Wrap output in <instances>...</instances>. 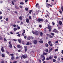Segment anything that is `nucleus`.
<instances>
[{"instance_id":"obj_1","label":"nucleus","mask_w":63,"mask_h":63,"mask_svg":"<svg viewBox=\"0 0 63 63\" xmlns=\"http://www.w3.org/2000/svg\"><path fill=\"white\" fill-rule=\"evenodd\" d=\"M32 33H33V34H35L36 35H38L39 34L38 31H35V32L34 31L32 32Z\"/></svg>"},{"instance_id":"obj_2","label":"nucleus","mask_w":63,"mask_h":63,"mask_svg":"<svg viewBox=\"0 0 63 63\" xmlns=\"http://www.w3.org/2000/svg\"><path fill=\"white\" fill-rule=\"evenodd\" d=\"M48 29H49V32L51 30V27L50 26H48L47 27Z\"/></svg>"},{"instance_id":"obj_3","label":"nucleus","mask_w":63,"mask_h":63,"mask_svg":"<svg viewBox=\"0 0 63 63\" xmlns=\"http://www.w3.org/2000/svg\"><path fill=\"white\" fill-rule=\"evenodd\" d=\"M1 51L2 52H4V47H3L2 46L1 47Z\"/></svg>"},{"instance_id":"obj_4","label":"nucleus","mask_w":63,"mask_h":63,"mask_svg":"<svg viewBox=\"0 0 63 63\" xmlns=\"http://www.w3.org/2000/svg\"><path fill=\"white\" fill-rule=\"evenodd\" d=\"M48 6H49V7H52V6L49 4L47 3L46 6L47 7V8H48Z\"/></svg>"},{"instance_id":"obj_5","label":"nucleus","mask_w":63,"mask_h":63,"mask_svg":"<svg viewBox=\"0 0 63 63\" xmlns=\"http://www.w3.org/2000/svg\"><path fill=\"white\" fill-rule=\"evenodd\" d=\"M17 47L18 48H22V47L20 46V45H17Z\"/></svg>"},{"instance_id":"obj_6","label":"nucleus","mask_w":63,"mask_h":63,"mask_svg":"<svg viewBox=\"0 0 63 63\" xmlns=\"http://www.w3.org/2000/svg\"><path fill=\"white\" fill-rule=\"evenodd\" d=\"M53 32H55V33H57V30L56 29H54L53 31Z\"/></svg>"},{"instance_id":"obj_7","label":"nucleus","mask_w":63,"mask_h":63,"mask_svg":"<svg viewBox=\"0 0 63 63\" xmlns=\"http://www.w3.org/2000/svg\"><path fill=\"white\" fill-rule=\"evenodd\" d=\"M25 49V52L27 51V47L26 46H24Z\"/></svg>"},{"instance_id":"obj_8","label":"nucleus","mask_w":63,"mask_h":63,"mask_svg":"<svg viewBox=\"0 0 63 63\" xmlns=\"http://www.w3.org/2000/svg\"><path fill=\"white\" fill-rule=\"evenodd\" d=\"M26 22L27 23H29V20L28 18H27L26 20Z\"/></svg>"},{"instance_id":"obj_9","label":"nucleus","mask_w":63,"mask_h":63,"mask_svg":"<svg viewBox=\"0 0 63 63\" xmlns=\"http://www.w3.org/2000/svg\"><path fill=\"white\" fill-rule=\"evenodd\" d=\"M5 56V54H1V56L2 57H4Z\"/></svg>"},{"instance_id":"obj_10","label":"nucleus","mask_w":63,"mask_h":63,"mask_svg":"<svg viewBox=\"0 0 63 63\" xmlns=\"http://www.w3.org/2000/svg\"><path fill=\"white\" fill-rule=\"evenodd\" d=\"M39 43H40L41 44H42L43 42V40H40L39 41Z\"/></svg>"},{"instance_id":"obj_11","label":"nucleus","mask_w":63,"mask_h":63,"mask_svg":"<svg viewBox=\"0 0 63 63\" xmlns=\"http://www.w3.org/2000/svg\"><path fill=\"white\" fill-rule=\"evenodd\" d=\"M59 23L60 25H62V22H61V21H60Z\"/></svg>"},{"instance_id":"obj_12","label":"nucleus","mask_w":63,"mask_h":63,"mask_svg":"<svg viewBox=\"0 0 63 63\" xmlns=\"http://www.w3.org/2000/svg\"><path fill=\"white\" fill-rule=\"evenodd\" d=\"M22 57L24 59H25V58H26V56L24 55H22Z\"/></svg>"},{"instance_id":"obj_13","label":"nucleus","mask_w":63,"mask_h":63,"mask_svg":"<svg viewBox=\"0 0 63 63\" xmlns=\"http://www.w3.org/2000/svg\"><path fill=\"white\" fill-rule=\"evenodd\" d=\"M34 44H36L37 43V40H34Z\"/></svg>"},{"instance_id":"obj_14","label":"nucleus","mask_w":63,"mask_h":63,"mask_svg":"<svg viewBox=\"0 0 63 63\" xmlns=\"http://www.w3.org/2000/svg\"><path fill=\"white\" fill-rule=\"evenodd\" d=\"M15 59V57L14 56L11 57V59L12 60H14Z\"/></svg>"},{"instance_id":"obj_15","label":"nucleus","mask_w":63,"mask_h":63,"mask_svg":"<svg viewBox=\"0 0 63 63\" xmlns=\"http://www.w3.org/2000/svg\"><path fill=\"white\" fill-rule=\"evenodd\" d=\"M19 18L20 20H22V17H21V16H20L19 17Z\"/></svg>"},{"instance_id":"obj_16","label":"nucleus","mask_w":63,"mask_h":63,"mask_svg":"<svg viewBox=\"0 0 63 63\" xmlns=\"http://www.w3.org/2000/svg\"><path fill=\"white\" fill-rule=\"evenodd\" d=\"M25 10L27 12H28V8H25Z\"/></svg>"},{"instance_id":"obj_17","label":"nucleus","mask_w":63,"mask_h":63,"mask_svg":"<svg viewBox=\"0 0 63 63\" xmlns=\"http://www.w3.org/2000/svg\"><path fill=\"white\" fill-rule=\"evenodd\" d=\"M9 47H12V44H10V45L9 46Z\"/></svg>"},{"instance_id":"obj_18","label":"nucleus","mask_w":63,"mask_h":63,"mask_svg":"<svg viewBox=\"0 0 63 63\" xmlns=\"http://www.w3.org/2000/svg\"><path fill=\"white\" fill-rule=\"evenodd\" d=\"M18 41L19 42V43L20 44H21V40H20V39H18Z\"/></svg>"},{"instance_id":"obj_19","label":"nucleus","mask_w":63,"mask_h":63,"mask_svg":"<svg viewBox=\"0 0 63 63\" xmlns=\"http://www.w3.org/2000/svg\"><path fill=\"white\" fill-rule=\"evenodd\" d=\"M53 62H56V60L55 59H54L53 60Z\"/></svg>"},{"instance_id":"obj_20","label":"nucleus","mask_w":63,"mask_h":63,"mask_svg":"<svg viewBox=\"0 0 63 63\" xmlns=\"http://www.w3.org/2000/svg\"><path fill=\"white\" fill-rule=\"evenodd\" d=\"M14 31H16V30H17V28H14Z\"/></svg>"},{"instance_id":"obj_21","label":"nucleus","mask_w":63,"mask_h":63,"mask_svg":"<svg viewBox=\"0 0 63 63\" xmlns=\"http://www.w3.org/2000/svg\"><path fill=\"white\" fill-rule=\"evenodd\" d=\"M43 55H47V53H45V52H44L43 53Z\"/></svg>"},{"instance_id":"obj_22","label":"nucleus","mask_w":63,"mask_h":63,"mask_svg":"<svg viewBox=\"0 0 63 63\" xmlns=\"http://www.w3.org/2000/svg\"><path fill=\"white\" fill-rule=\"evenodd\" d=\"M45 45L47 47H48V45L47 43Z\"/></svg>"},{"instance_id":"obj_23","label":"nucleus","mask_w":63,"mask_h":63,"mask_svg":"<svg viewBox=\"0 0 63 63\" xmlns=\"http://www.w3.org/2000/svg\"><path fill=\"white\" fill-rule=\"evenodd\" d=\"M31 39V38H30V37H29L28 38V40H30Z\"/></svg>"},{"instance_id":"obj_24","label":"nucleus","mask_w":63,"mask_h":63,"mask_svg":"<svg viewBox=\"0 0 63 63\" xmlns=\"http://www.w3.org/2000/svg\"><path fill=\"white\" fill-rule=\"evenodd\" d=\"M40 36H43V33L41 32L40 33Z\"/></svg>"},{"instance_id":"obj_25","label":"nucleus","mask_w":63,"mask_h":63,"mask_svg":"<svg viewBox=\"0 0 63 63\" xmlns=\"http://www.w3.org/2000/svg\"><path fill=\"white\" fill-rule=\"evenodd\" d=\"M37 21H38V22H40V18H38L37 20Z\"/></svg>"},{"instance_id":"obj_26","label":"nucleus","mask_w":63,"mask_h":63,"mask_svg":"<svg viewBox=\"0 0 63 63\" xmlns=\"http://www.w3.org/2000/svg\"><path fill=\"white\" fill-rule=\"evenodd\" d=\"M20 5H23V4H24V3L23 2H21L20 3Z\"/></svg>"},{"instance_id":"obj_27","label":"nucleus","mask_w":63,"mask_h":63,"mask_svg":"<svg viewBox=\"0 0 63 63\" xmlns=\"http://www.w3.org/2000/svg\"><path fill=\"white\" fill-rule=\"evenodd\" d=\"M46 52H47L48 51V49H46Z\"/></svg>"},{"instance_id":"obj_28","label":"nucleus","mask_w":63,"mask_h":63,"mask_svg":"<svg viewBox=\"0 0 63 63\" xmlns=\"http://www.w3.org/2000/svg\"><path fill=\"white\" fill-rule=\"evenodd\" d=\"M24 39H26L27 38V36H25L24 37Z\"/></svg>"},{"instance_id":"obj_29","label":"nucleus","mask_w":63,"mask_h":63,"mask_svg":"<svg viewBox=\"0 0 63 63\" xmlns=\"http://www.w3.org/2000/svg\"><path fill=\"white\" fill-rule=\"evenodd\" d=\"M40 21H42V22H43V21H44V20H43V19H40Z\"/></svg>"},{"instance_id":"obj_30","label":"nucleus","mask_w":63,"mask_h":63,"mask_svg":"<svg viewBox=\"0 0 63 63\" xmlns=\"http://www.w3.org/2000/svg\"><path fill=\"white\" fill-rule=\"evenodd\" d=\"M23 33H25V30H23Z\"/></svg>"},{"instance_id":"obj_31","label":"nucleus","mask_w":63,"mask_h":63,"mask_svg":"<svg viewBox=\"0 0 63 63\" xmlns=\"http://www.w3.org/2000/svg\"><path fill=\"white\" fill-rule=\"evenodd\" d=\"M4 40L5 42H6L7 41V39H6L5 38H4Z\"/></svg>"},{"instance_id":"obj_32","label":"nucleus","mask_w":63,"mask_h":63,"mask_svg":"<svg viewBox=\"0 0 63 63\" xmlns=\"http://www.w3.org/2000/svg\"><path fill=\"white\" fill-rule=\"evenodd\" d=\"M52 24H53V25H55V23H54V22H52Z\"/></svg>"},{"instance_id":"obj_33","label":"nucleus","mask_w":63,"mask_h":63,"mask_svg":"<svg viewBox=\"0 0 63 63\" xmlns=\"http://www.w3.org/2000/svg\"><path fill=\"white\" fill-rule=\"evenodd\" d=\"M20 8H23V7L22 6H21V5H20V6H19Z\"/></svg>"},{"instance_id":"obj_34","label":"nucleus","mask_w":63,"mask_h":63,"mask_svg":"<svg viewBox=\"0 0 63 63\" xmlns=\"http://www.w3.org/2000/svg\"><path fill=\"white\" fill-rule=\"evenodd\" d=\"M39 5V3H37L36 5H35V6L36 7H37V6H38V5Z\"/></svg>"},{"instance_id":"obj_35","label":"nucleus","mask_w":63,"mask_h":63,"mask_svg":"<svg viewBox=\"0 0 63 63\" xmlns=\"http://www.w3.org/2000/svg\"><path fill=\"white\" fill-rule=\"evenodd\" d=\"M51 41H49L48 42V43L49 44H51Z\"/></svg>"},{"instance_id":"obj_36","label":"nucleus","mask_w":63,"mask_h":63,"mask_svg":"<svg viewBox=\"0 0 63 63\" xmlns=\"http://www.w3.org/2000/svg\"><path fill=\"white\" fill-rule=\"evenodd\" d=\"M49 59H52V57L51 56H50L49 57Z\"/></svg>"},{"instance_id":"obj_37","label":"nucleus","mask_w":63,"mask_h":63,"mask_svg":"<svg viewBox=\"0 0 63 63\" xmlns=\"http://www.w3.org/2000/svg\"><path fill=\"white\" fill-rule=\"evenodd\" d=\"M16 61H15L13 62V63H16Z\"/></svg>"},{"instance_id":"obj_38","label":"nucleus","mask_w":63,"mask_h":63,"mask_svg":"<svg viewBox=\"0 0 63 63\" xmlns=\"http://www.w3.org/2000/svg\"><path fill=\"white\" fill-rule=\"evenodd\" d=\"M17 36H18V37H20V34H18L17 35Z\"/></svg>"},{"instance_id":"obj_39","label":"nucleus","mask_w":63,"mask_h":63,"mask_svg":"<svg viewBox=\"0 0 63 63\" xmlns=\"http://www.w3.org/2000/svg\"><path fill=\"white\" fill-rule=\"evenodd\" d=\"M32 12V10H30V12H29V14H31V13Z\"/></svg>"},{"instance_id":"obj_40","label":"nucleus","mask_w":63,"mask_h":63,"mask_svg":"<svg viewBox=\"0 0 63 63\" xmlns=\"http://www.w3.org/2000/svg\"><path fill=\"white\" fill-rule=\"evenodd\" d=\"M30 44V43H29V42H27V43L26 45H29Z\"/></svg>"},{"instance_id":"obj_41","label":"nucleus","mask_w":63,"mask_h":63,"mask_svg":"<svg viewBox=\"0 0 63 63\" xmlns=\"http://www.w3.org/2000/svg\"><path fill=\"white\" fill-rule=\"evenodd\" d=\"M51 34L52 35H53V36H54V34L52 33H51Z\"/></svg>"},{"instance_id":"obj_42","label":"nucleus","mask_w":63,"mask_h":63,"mask_svg":"<svg viewBox=\"0 0 63 63\" xmlns=\"http://www.w3.org/2000/svg\"><path fill=\"white\" fill-rule=\"evenodd\" d=\"M11 2L12 3L13 5H14V2L13 1H11Z\"/></svg>"},{"instance_id":"obj_43","label":"nucleus","mask_w":63,"mask_h":63,"mask_svg":"<svg viewBox=\"0 0 63 63\" xmlns=\"http://www.w3.org/2000/svg\"><path fill=\"white\" fill-rule=\"evenodd\" d=\"M2 19V16H0V19Z\"/></svg>"},{"instance_id":"obj_44","label":"nucleus","mask_w":63,"mask_h":63,"mask_svg":"<svg viewBox=\"0 0 63 63\" xmlns=\"http://www.w3.org/2000/svg\"><path fill=\"white\" fill-rule=\"evenodd\" d=\"M59 12H60V14H62V11H61V10Z\"/></svg>"},{"instance_id":"obj_45","label":"nucleus","mask_w":63,"mask_h":63,"mask_svg":"<svg viewBox=\"0 0 63 63\" xmlns=\"http://www.w3.org/2000/svg\"><path fill=\"white\" fill-rule=\"evenodd\" d=\"M41 57L42 58H43V57H44V56L43 55H42Z\"/></svg>"},{"instance_id":"obj_46","label":"nucleus","mask_w":63,"mask_h":63,"mask_svg":"<svg viewBox=\"0 0 63 63\" xmlns=\"http://www.w3.org/2000/svg\"><path fill=\"white\" fill-rule=\"evenodd\" d=\"M13 26H14V27H16V25H13Z\"/></svg>"},{"instance_id":"obj_47","label":"nucleus","mask_w":63,"mask_h":63,"mask_svg":"<svg viewBox=\"0 0 63 63\" xmlns=\"http://www.w3.org/2000/svg\"><path fill=\"white\" fill-rule=\"evenodd\" d=\"M61 9L63 11V7H61Z\"/></svg>"},{"instance_id":"obj_48","label":"nucleus","mask_w":63,"mask_h":63,"mask_svg":"<svg viewBox=\"0 0 63 63\" xmlns=\"http://www.w3.org/2000/svg\"><path fill=\"white\" fill-rule=\"evenodd\" d=\"M11 56H14V55L13 54H10Z\"/></svg>"},{"instance_id":"obj_49","label":"nucleus","mask_w":63,"mask_h":63,"mask_svg":"<svg viewBox=\"0 0 63 63\" xmlns=\"http://www.w3.org/2000/svg\"><path fill=\"white\" fill-rule=\"evenodd\" d=\"M14 13H15V14H17L18 13H17V11H15L14 12Z\"/></svg>"},{"instance_id":"obj_50","label":"nucleus","mask_w":63,"mask_h":63,"mask_svg":"<svg viewBox=\"0 0 63 63\" xmlns=\"http://www.w3.org/2000/svg\"><path fill=\"white\" fill-rule=\"evenodd\" d=\"M49 45H50V46H52V44H49Z\"/></svg>"},{"instance_id":"obj_51","label":"nucleus","mask_w":63,"mask_h":63,"mask_svg":"<svg viewBox=\"0 0 63 63\" xmlns=\"http://www.w3.org/2000/svg\"><path fill=\"white\" fill-rule=\"evenodd\" d=\"M6 53L7 54H9V53H10L8 51H6Z\"/></svg>"},{"instance_id":"obj_52","label":"nucleus","mask_w":63,"mask_h":63,"mask_svg":"<svg viewBox=\"0 0 63 63\" xmlns=\"http://www.w3.org/2000/svg\"><path fill=\"white\" fill-rule=\"evenodd\" d=\"M45 58H44L43 59H42V61H44L45 60Z\"/></svg>"},{"instance_id":"obj_53","label":"nucleus","mask_w":63,"mask_h":63,"mask_svg":"<svg viewBox=\"0 0 63 63\" xmlns=\"http://www.w3.org/2000/svg\"><path fill=\"white\" fill-rule=\"evenodd\" d=\"M49 58H47V60H49Z\"/></svg>"},{"instance_id":"obj_54","label":"nucleus","mask_w":63,"mask_h":63,"mask_svg":"<svg viewBox=\"0 0 63 63\" xmlns=\"http://www.w3.org/2000/svg\"><path fill=\"white\" fill-rule=\"evenodd\" d=\"M22 36H24V34L23 33H22Z\"/></svg>"},{"instance_id":"obj_55","label":"nucleus","mask_w":63,"mask_h":63,"mask_svg":"<svg viewBox=\"0 0 63 63\" xmlns=\"http://www.w3.org/2000/svg\"><path fill=\"white\" fill-rule=\"evenodd\" d=\"M55 51H58V49H56L55 50Z\"/></svg>"},{"instance_id":"obj_56","label":"nucleus","mask_w":63,"mask_h":63,"mask_svg":"<svg viewBox=\"0 0 63 63\" xmlns=\"http://www.w3.org/2000/svg\"><path fill=\"white\" fill-rule=\"evenodd\" d=\"M13 41H16V39H14Z\"/></svg>"},{"instance_id":"obj_57","label":"nucleus","mask_w":63,"mask_h":63,"mask_svg":"<svg viewBox=\"0 0 63 63\" xmlns=\"http://www.w3.org/2000/svg\"><path fill=\"white\" fill-rule=\"evenodd\" d=\"M16 59H18L19 58L18 57V56H17L16 57Z\"/></svg>"},{"instance_id":"obj_58","label":"nucleus","mask_w":63,"mask_h":63,"mask_svg":"<svg viewBox=\"0 0 63 63\" xmlns=\"http://www.w3.org/2000/svg\"><path fill=\"white\" fill-rule=\"evenodd\" d=\"M20 29V27H17V29L19 30Z\"/></svg>"},{"instance_id":"obj_59","label":"nucleus","mask_w":63,"mask_h":63,"mask_svg":"<svg viewBox=\"0 0 63 63\" xmlns=\"http://www.w3.org/2000/svg\"><path fill=\"white\" fill-rule=\"evenodd\" d=\"M31 17L30 16L29 17V19L30 20L31 19Z\"/></svg>"},{"instance_id":"obj_60","label":"nucleus","mask_w":63,"mask_h":63,"mask_svg":"<svg viewBox=\"0 0 63 63\" xmlns=\"http://www.w3.org/2000/svg\"><path fill=\"white\" fill-rule=\"evenodd\" d=\"M28 1V0H26L25 2V3H26V2H27Z\"/></svg>"},{"instance_id":"obj_61","label":"nucleus","mask_w":63,"mask_h":63,"mask_svg":"<svg viewBox=\"0 0 63 63\" xmlns=\"http://www.w3.org/2000/svg\"><path fill=\"white\" fill-rule=\"evenodd\" d=\"M20 51H21V50H18V52H20Z\"/></svg>"},{"instance_id":"obj_62","label":"nucleus","mask_w":63,"mask_h":63,"mask_svg":"<svg viewBox=\"0 0 63 63\" xmlns=\"http://www.w3.org/2000/svg\"><path fill=\"white\" fill-rule=\"evenodd\" d=\"M54 58H55V59H56V58H57V56H55L54 57Z\"/></svg>"},{"instance_id":"obj_63","label":"nucleus","mask_w":63,"mask_h":63,"mask_svg":"<svg viewBox=\"0 0 63 63\" xmlns=\"http://www.w3.org/2000/svg\"><path fill=\"white\" fill-rule=\"evenodd\" d=\"M58 43V41H56L55 42V43Z\"/></svg>"},{"instance_id":"obj_64","label":"nucleus","mask_w":63,"mask_h":63,"mask_svg":"<svg viewBox=\"0 0 63 63\" xmlns=\"http://www.w3.org/2000/svg\"><path fill=\"white\" fill-rule=\"evenodd\" d=\"M4 61H2L1 62V63H4Z\"/></svg>"}]
</instances>
